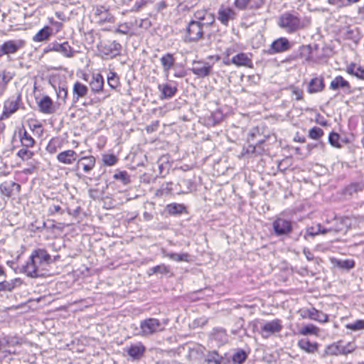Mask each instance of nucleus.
<instances>
[{
	"mask_svg": "<svg viewBox=\"0 0 364 364\" xmlns=\"http://www.w3.org/2000/svg\"><path fill=\"white\" fill-rule=\"evenodd\" d=\"M50 260L51 257L46 250L38 249L32 252L29 260L23 266L22 272L32 278L43 277Z\"/></svg>",
	"mask_w": 364,
	"mask_h": 364,
	"instance_id": "1",
	"label": "nucleus"
},
{
	"mask_svg": "<svg viewBox=\"0 0 364 364\" xmlns=\"http://www.w3.org/2000/svg\"><path fill=\"white\" fill-rule=\"evenodd\" d=\"M277 24L287 33H294L308 27L310 20L306 18L301 19L297 14L285 12L278 18Z\"/></svg>",
	"mask_w": 364,
	"mask_h": 364,
	"instance_id": "2",
	"label": "nucleus"
},
{
	"mask_svg": "<svg viewBox=\"0 0 364 364\" xmlns=\"http://www.w3.org/2000/svg\"><path fill=\"white\" fill-rule=\"evenodd\" d=\"M140 329L141 336H148L164 331V327L159 319L155 318H149L141 321Z\"/></svg>",
	"mask_w": 364,
	"mask_h": 364,
	"instance_id": "3",
	"label": "nucleus"
},
{
	"mask_svg": "<svg viewBox=\"0 0 364 364\" xmlns=\"http://www.w3.org/2000/svg\"><path fill=\"white\" fill-rule=\"evenodd\" d=\"M122 46L116 41L102 43L99 47V51L104 59L114 58L120 55Z\"/></svg>",
	"mask_w": 364,
	"mask_h": 364,
	"instance_id": "4",
	"label": "nucleus"
},
{
	"mask_svg": "<svg viewBox=\"0 0 364 364\" xmlns=\"http://www.w3.org/2000/svg\"><path fill=\"white\" fill-rule=\"evenodd\" d=\"M205 25L208 23L197 21H191L186 28V38L189 41H197L202 38Z\"/></svg>",
	"mask_w": 364,
	"mask_h": 364,
	"instance_id": "5",
	"label": "nucleus"
},
{
	"mask_svg": "<svg viewBox=\"0 0 364 364\" xmlns=\"http://www.w3.org/2000/svg\"><path fill=\"white\" fill-rule=\"evenodd\" d=\"M298 314L302 318H309L320 323H326L328 321V316L323 313L314 307L309 309H301L298 311Z\"/></svg>",
	"mask_w": 364,
	"mask_h": 364,
	"instance_id": "6",
	"label": "nucleus"
},
{
	"mask_svg": "<svg viewBox=\"0 0 364 364\" xmlns=\"http://www.w3.org/2000/svg\"><path fill=\"white\" fill-rule=\"evenodd\" d=\"M21 102L20 95L16 97H12L5 101L4 104V109L1 116V119L9 118L14 114L19 108V103Z\"/></svg>",
	"mask_w": 364,
	"mask_h": 364,
	"instance_id": "7",
	"label": "nucleus"
},
{
	"mask_svg": "<svg viewBox=\"0 0 364 364\" xmlns=\"http://www.w3.org/2000/svg\"><path fill=\"white\" fill-rule=\"evenodd\" d=\"M45 51L59 52L66 58H73L75 53V50L68 42H64L63 43H59L58 42L51 43L48 45V48Z\"/></svg>",
	"mask_w": 364,
	"mask_h": 364,
	"instance_id": "8",
	"label": "nucleus"
},
{
	"mask_svg": "<svg viewBox=\"0 0 364 364\" xmlns=\"http://www.w3.org/2000/svg\"><path fill=\"white\" fill-rule=\"evenodd\" d=\"M94 15L97 22L100 24L114 21V16L109 12V9L103 6H96L94 10Z\"/></svg>",
	"mask_w": 364,
	"mask_h": 364,
	"instance_id": "9",
	"label": "nucleus"
},
{
	"mask_svg": "<svg viewBox=\"0 0 364 364\" xmlns=\"http://www.w3.org/2000/svg\"><path fill=\"white\" fill-rule=\"evenodd\" d=\"M333 225L328 228V232H346L351 225V222L348 217H336Z\"/></svg>",
	"mask_w": 364,
	"mask_h": 364,
	"instance_id": "10",
	"label": "nucleus"
},
{
	"mask_svg": "<svg viewBox=\"0 0 364 364\" xmlns=\"http://www.w3.org/2000/svg\"><path fill=\"white\" fill-rule=\"evenodd\" d=\"M23 46L24 42L22 40L6 41L0 47V56L2 55L14 54Z\"/></svg>",
	"mask_w": 364,
	"mask_h": 364,
	"instance_id": "11",
	"label": "nucleus"
},
{
	"mask_svg": "<svg viewBox=\"0 0 364 364\" xmlns=\"http://www.w3.org/2000/svg\"><path fill=\"white\" fill-rule=\"evenodd\" d=\"M282 328V325L279 319L268 321L261 327L262 337L267 338L272 334L279 332Z\"/></svg>",
	"mask_w": 364,
	"mask_h": 364,
	"instance_id": "12",
	"label": "nucleus"
},
{
	"mask_svg": "<svg viewBox=\"0 0 364 364\" xmlns=\"http://www.w3.org/2000/svg\"><path fill=\"white\" fill-rule=\"evenodd\" d=\"M290 48V43L286 38H279L274 41L270 46L269 53L270 54L282 53L288 50Z\"/></svg>",
	"mask_w": 364,
	"mask_h": 364,
	"instance_id": "13",
	"label": "nucleus"
},
{
	"mask_svg": "<svg viewBox=\"0 0 364 364\" xmlns=\"http://www.w3.org/2000/svg\"><path fill=\"white\" fill-rule=\"evenodd\" d=\"M273 228L277 235H285L291 232V223L288 220L279 218L274 222Z\"/></svg>",
	"mask_w": 364,
	"mask_h": 364,
	"instance_id": "14",
	"label": "nucleus"
},
{
	"mask_svg": "<svg viewBox=\"0 0 364 364\" xmlns=\"http://www.w3.org/2000/svg\"><path fill=\"white\" fill-rule=\"evenodd\" d=\"M218 14V20L225 26L228 24L230 21L234 20L236 17L235 11L232 9L225 6L220 7Z\"/></svg>",
	"mask_w": 364,
	"mask_h": 364,
	"instance_id": "15",
	"label": "nucleus"
},
{
	"mask_svg": "<svg viewBox=\"0 0 364 364\" xmlns=\"http://www.w3.org/2000/svg\"><path fill=\"white\" fill-rule=\"evenodd\" d=\"M264 3V0H235L234 6L240 10L257 9L262 7Z\"/></svg>",
	"mask_w": 364,
	"mask_h": 364,
	"instance_id": "16",
	"label": "nucleus"
},
{
	"mask_svg": "<svg viewBox=\"0 0 364 364\" xmlns=\"http://www.w3.org/2000/svg\"><path fill=\"white\" fill-rule=\"evenodd\" d=\"M193 189V183L189 178H181L175 185L174 191L178 194H187Z\"/></svg>",
	"mask_w": 364,
	"mask_h": 364,
	"instance_id": "17",
	"label": "nucleus"
},
{
	"mask_svg": "<svg viewBox=\"0 0 364 364\" xmlns=\"http://www.w3.org/2000/svg\"><path fill=\"white\" fill-rule=\"evenodd\" d=\"M145 350V346L141 342H138L131 345L127 352L133 359L139 360L144 355Z\"/></svg>",
	"mask_w": 364,
	"mask_h": 364,
	"instance_id": "18",
	"label": "nucleus"
},
{
	"mask_svg": "<svg viewBox=\"0 0 364 364\" xmlns=\"http://www.w3.org/2000/svg\"><path fill=\"white\" fill-rule=\"evenodd\" d=\"M77 156V153L75 151L69 149L58 154L57 159L62 164L70 165L76 161Z\"/></svg>",
	"mask_w": 364,
	"mask_h": 364,
	"instance_id": "19",
	"label": "nucleus"
},
{
	"mask_svg": "<svg viewBox=\"0 0 364 364\" xmlns=\"http://www.w3.org/2000/svg\"><path fill=\"white\" fill-rule=\"evenodd\" d=\"M90 86L92 92L95 94L101 92L104 87V79L102 75L100 73L93 74L92 80L90 82Z\"/></svg>",
	"mask_w": 364,
	"mask_h": 364,
	"instance_id": "20",
	"label": "nucleus"
},
{
	"mask_svg": "<svg viewBox=\"0 0 364 364\" xmlns=\"http://www.w3.org/2000/svg\"><path fill=\"white\" fill-rule=\"evenodd\" d=\"M211 65L208 63H196L193 68L192 72L200 77H204L210 75Z\"/></svg>",
	"mask_w": 364,
	"mask_h": 364,
	"instance_id": "21",
	"label": "nucleus"
},
{
	"mask_svg": "<svg viewBox=\"0 0 364 364\" xmlns=\"http://www.w3.org/2000/svg\"><path fill=\"white\" fill-rule=\"evenodd\" d=\"M298 346L300 349L308 353H314L318 349V343L316 342H311L307 338L300 339L298 341Z\"/></svg>",
	"mask_w": 364,
	"mask_h": 364,
	"instance_id": "22",
	"label": "nucleus"
},
{
	"mask_svg": "<svg viewBox=\"0 0 364 364\" xmlns=\"http://www.w3.org/2000/svg\"><path fill=\"white\" fill-rule=\"evenodd\" d=\"M162 65L163 71L166 77L168 76L170 70L175 64V58L173 54L166 53L160 58Z\"/></svg>",
	"mask_w": 364,
	"mask_h": 364,
	"instance_id": "23",
	"label": "nucleus"
},
{
	"mask_svg": "<svg viewBox=\"0 0 364 364\" xmlns=\"http://www.w3.org/2000/svg\"><path fill=\"white\" fill-rule=\"evenodd\" d=\"M96 160L94 156H83L77 161V167L82 166L84 171L88 173L94 168Z\"/></svg>",
	"mask_w": 364,
	"mask_h": 364,
	"instance_id": "24",
	"label": "nucleus"
},
{
	"mask_svg": "<svg viewBox=\"0 0 364 364\" xmlns=\"http://www.w3.org/2000/svg\"><path fill=\"white\" fill-rule=\"evenodd\" d=\"M232 63L237 66H245L248 68L252 67V60L247 56L246 53H239L231 59Z\"/></svg>",
	"mask_w": 364,
	"mask_h": 364,
	"instance_id": "25",
	"label": "nucleus"
},
{
	"mask_svg": "<svg viewBox=\"0 0 364 364\" xmlns=\"http://www.w3.org/2000/svg\"><path fill=\"white\" fill-rule=\"evenodd\" d=\"M88 92V87L80 82H75L73 85V100L77 101L80 98L84 97Z\"/></svg>",
	"mask_w": 364,
	"mask_h": 364,
	"instance_id": "26",
	"label": "nucleus"
},
{
	"mask_svg": "<svg viewBox=\"0 0 364 364\" xmlns=\"http://www.w3.org/2000/svg\"><path fill=\"white\" fill-rule=\"evenodd\" d=\"M324 88L323 79L322 77L313 78L308 87V92L311 94L321 92Z\"/></svg>",
	"mask_w": 364,
	"mask_h": 364,
	"instance_id": "27",
	"label": "nucleus"
},
{
	"mask_svg": "<svg viewBox=\"0 0 364 364\" xmlns=\"http://www.w3.org/2000/svg\"><path fill=\"white\" fill-rule=\"evenodd\" d=\"M39 109L44 114H51L53 112V102L48 96L43 97L38 102Z\"/></svg>",
	"mask_w": 364,
	"mask_h": 364,
	"instance_id": "28",
	"label": "nucleus"
},
{
	"mask_svg": "<svg viewBox=\"0 0 364 364\" xmlns=\"http://www.w3.org/2000/svg\"><path fill=\"white\" fill-rule=\"evenodd\" d=\"M158 88L161 92V97L162 99L172 97L177 91L176 87L167 83L159 85Z\"/></svg>",
	"mask_w": 364,
	"mask_h": 364,
	"instance_id": "29",
	"label": "nucleus"
},
{
	"mask_svg": "<svg viewBox=\"0 0 364 364\" xmlns=\"http://www.w3.org/2000/svg\"><path fill=\"white\" fill-rule=\"evenodd\" d=\"M52 30L50 27L45 26L33 37V41L35 42H42L48 40L52 34Z\"/></svg>",
	"mask_w": 364,
	"mask_h": 364,
	"instance_id": "30",
	"label": "nucleus"
},
{
	"mask_svg": "<svg viewBox=\"0 0 364 364\" xmlns=\"http://www.w3.org/2000/svg\"><path fill=\"white\" fill-rule=\"evenodd\" d=\"M19 137L23 147L31 148L36 143L34 139L25 129L23 132L19 131Z\"/></svg>",
	"mask_w": 364,
	"mask_h": 364,
	"instance_id": "31",
	"label": "nucleus"
},
{
	"mask_svg": "<svg viewBox=\"0 0 364 364\" xmlns=\"http://www.w3.org/2000/svg\"><path fill=\"white\" fill-rule=\"evenodd\" d=\"M328 232V228H323L321 224H317L316 227H309L306 228L304 237L306 238V236L314 237L319 234L325 235Z\"/></svg>",
	"mask_w": 364,
	"mask_h": 364,
	"instance_id": "32",
	"label": "nucleus"
},
{
	"mask_svg": "<svg viewBox=\"0 0 364 364\" xmlns=\"http://www.w3.org/2000/svg\"><path fill=\"white\" fill-rule=\"evenodd\" d=\"M330 88L333 90H336L339 88L349 89L350 85L349 82L344 80L343 77L337 76L331 81Z\"/></svg>",
	"mask_w": 364,
	"mask_h": 364,
	"instance_id": "33",
	"label": "nucleus"
},
{
	"mask_svg": "<svg viewBox=\"0 0 364 364\" xmlns=\"http://www.w3.org/2000/svg\"><path fill=\"white\" fill-rule=\"evenodd\" d=\"M163 254L164 257H166L176 262H189L190 255L188 253L186 252L177 254L173 252H168L164 250Z\"/></svg>",
	"mask_w": 364,
	"mask_h": 364,
	"instance_id": "34",
	"label": "nucleus"
},
{
	"mask_svg": "<svg viewBox=\"0 0 364 364\" xmlns=\"http://www.w3.org/2000/svg\"><path fill=\"white\" fill-rule=\"evenodd\" d=\"M320 329L314 324H307L302 326L299 330V333L302 336L314 335L318 336Z\"/></svg>",
	"mask_w": 364,
	"mask_h": 364,
	"instance_id": "35",
	"label": "nucleus"
},
{
	"mask_svg": "<svg viewBox=\"0 0 364 364\" xmlns=\"http://www.w3.org/2000/svg\"><path fill=\"white\" fill-rule=\"evenodd\" d=\"M341 351V341H338L328 346L325 350V354L329 355H338L342 354Z\"/></svg>",
	"mask_w": 364,
	"mask_h": 364,
	"instance_id": "36",
	"label": "nucleus"
},
{
	"mask_svg": "<svg viewBox=\"0 0 364 364\" xmlns=\"http://www.w3.org/2000/svg\"><path fill=\"white\" fill-rule=\"evenodd\" d=\"M223 357L216 351L209 353L203 362V364H220Z\"/></svg>",
	"mask_w": 364,
	"mask_h": 364,
	"instance_id": "37",
	"label": "nucleus"
},
{
	"mask_svg": "<svg viewBox=\"0 0 364 364\" xmlns=\"http://www.w3.org/2000/svg\"><path fill=\"white\" fill-rule=\"evenodd\" d=\"M13 186H16L18 191L21 188L20 185L14 182L10 183L4 182L0 185V192L5 196L10 197L11 195V187Z\"/></svg>",
	"mask_w": 364,
	"mask_h": 364,
	"instance_id": "38",
	"label": "nucleus"
},
{
	"mask_svg": "<svg viewBox=\"0 0 364 364\" xmlns=\"http://www.w3.org/2000/svg\"><path fill=\"white\" fill-rule=\"evenodd\" d=\"M170 272L169 267L164 264H161L160 265L155 266L154 267L150 268L147 274L151 276L154 274H167Z\"/></svg>",
	"mask_w": 364,
	"mask_h": 364,
	"instance_id": "39",
	"label": "nucleus"
},
{
	"mask_svg": "<svg viewBox=\"0 0 364 364\" xmlns=\"http://www.w3.org/2000/svg\"><path fill=\"white\" fill-rule=\"evenodd\" d=\"M247 358L246 352L243 350H239L232 355V362L234 364H242Z\"/></svg>",
	"mask_w": 364,
	"mask_h": 364,
	"instance_id": "40",
	"label": "nucleus"
},
{
	"mask_svg": "<svg viewBox=\"0 0 364 364\" xmlns=\"http://www.w3.org/2000/svg\"><path fill=\"white\" fill-rule=\"evenodd\" d=\"M166 209L169 214L176 215L182 213L185 210V207L182 204L172 203L168 205Z\"/></svg>",
	"mask_w": 364,
	"mask_h": 364,
	"instance_id": "41",
	"label": "nucleus"
},
{
	"mask_svg": "<svg viewBox=\"0 0 364 364\" xmlns=\"http://www.w3.org/2000/svg\"><path fill=\"white\" fill-rule=\"evenodd\" d=\"M113 177L114 179L122 181L124 185H127L131 182L130 176L125 171H118L114 173Z\"/></svg>",
	"mask_w": 364,
	"mask_h": 364,
	"instance_id": "42",
	"label": "nucleus"
},
{
	"mask_svg": "<svg viewBox=\"0 0 364 364\" xmlns=\"http://www.w3.org/2000/svg\"><path fill=\"white\" fill-rule=\"evenodd\" d=\"M107 82L112 89H116L119 85V77L114 72H110L107 76Z\"/></svg>",
	"mask_w": 364,
	"mask_h": 364,
	"instance_id": "43",
	"label": "nucleus"
},
{
	"mask_svg": "<svg viewBox=\"0 0 364 364\" xmlns=\"http://www.w3.org/2000/svg\"><path fill=\"white\" fill-rule=\"evenodd\" d=\"M347 71L349 74L353 75L358 78L364 79V69L361 67L353 65L348 67Z\"/></svg>",
	"mask_w": 364,
	"mask_h": 364,
	"instance_id": "44",
	"label": "nucleus"
},
{
	"mask_svg": "<svg viewBox=\"0 0 364 364\" xmlns=\"http://www.w3.org/2000/svg\"><path fill=\"white\" fill-rule=\"evenodd\" d=\"M28 149L29 148L23 147L18 151L17 156L23 161L31 159L33 156L34 154Z\"/></svg>",
	"mask_w": 364,
	"mask_h": 364,
	"instance_id": "45",
	"label": "nucleus"
},
{
	"mask_svg": "<svg viewBox=\"0 0 364 364\" xmlns=\"http://www.w3.org/2000/svg\"><path fill=\"white\" fill-rule=\"evenodd\" d=\"M172 191H174V188H173V183H166L162 184L161 188L156 191V195L162 196L164 194L170 193Z\"/></svg>",
	"mask_w": 364,
	"mask_h": 364,
	"instance_id": "46",
	"label": "nucleus"
},
{
	"mask_svg": "<svg viewBox=\"0 0 364 364\" xmlns=\"http://www.w3.org/2000/svg\"><path fill=\"white\" fill-rule=\"evenodd\" d=\"M132 27V23H123L119 24L118 28H117L114 32L119 34H129Z\"/></svg>",
	"mask_w": 364,
	"mask_h": 364,
	"instance_id": "47",
	"label": "nucleus"
},
{
	"mask_svg": "<svg viewBox=\"0 0 364 364\" xmlns=\"http://www.w3.org/2000/svg\"><path fill=\"white\" fill-rule=\"evenodd\" d=\"M346 328L353 331L364 330V320H357L354 323H348Z\"/></svg>",
	"mask_w": 364,
	"mask_h": 364,
	"instance_id": "48",
	"label": "nucleus"
},
{
	"mask_svg": "<svg viewBox=\"0 0 364 364\" xmlns=\"http://www.w3.org/2000/svg\"><path fill=\"white\" fill-rule=\"evenodd\" d=\"M339 139H340V135L338 134V133H336V132H331L330 134H329V136H328V142L329 144L333 146V147H336V148H341V144L338 142L339 141Z\"/></svg>",
	"mask_w": 364,
	"mask_h": 364,
	"instance_id": "49",
	"label": "nucleus"
},
{
	"mask_svg": "<svg viewBox=\"0 0 364 364\" xmlns=\"http://www.w3.org/2000/svg\"><path fill=\"white\" fill-rule=\"evenodd\" d=\"M323 135L322 129L318 127H314L310 129L309 136L312 139H318Z\"/></svg>",
	"mask_w": 364,
	"mask_h": 364,
	"instance_id": "50",
	"label": "nucleus"
},
{
	"mask_svg": "<svg viewBox=\"0 0 364 364\" xmlns=\"http://www.w3.org/2000/svg\"><path fill=\"white\" fill-rule=\"evenodd\" d=\"M102 161L107 166H113L117 163V159L114 154H105L102 156Z\"/></svg>",
	"mask_w": 364,
	"mask_h": 364,
	"instance_id": "51",
	"label": "nucleus"
},
{
	"mask_svg": "<svg viewBox=\"0 0 364 364\" xmlns=\"http://www.w3.org/2000/svg\"><path fill=\"white\" fill-rule=\"evenodd\" d=\"M16 282L17 280L15 282L12 281L11 282L7 281L0 282V291H11L15 287L14 283Z\"/></svg>",
	"mask_w": 364,
	"mask_h": 364,
	"instance_id": "52",
	"label": "nucleus"
},
{
	"mask_svg": "<svg viewBox=\"0 0 364 364\" xmlns=\"http://www.w3.org/2000/svg\"><path fill=\"white\" fill-rule=\"evenodd\" d=\"M337 264L338 267L346 269H350L355 267V262L353 260L338 261Z\"/></svg>",
	"mask_w": 364,
	"mask_h": 364,
	"instance_id": "53",
	"label": "nucleus"
},
{
	"mask_svg": "<svg viewBox=\"0 0 364 364\" xmlns=\"http://www.w3.org/2000/svg\"><path fill=\"white\" fill-rule=\"evenodd\" d=\"M341 349H342V354L346 355L348 353H350L353 352L355 349L354 344L352 343H348L346 346H342L341 345Z\"/></svg>",
	"mask_w": 364,
	"mask_h": 364,
	"instance_id": "54",
	"label": "nucleus"
},
{
	"mask_svg": "<svg viewBox=\"0 0 364 364\" xmlns=\"http://www.w3.org/2000/svg\"><path fill=\"white\" fill-rule=\"evenodd\" d=\"M48 213L50 215H54L55 213H63L62 208L59 205H51L48 208Z\"/></svg>",
	"mask_w": 364,
	"mask_h": 364,
	"instance_id": "55",
	"label": "nucleus"
},
{
	"mask_svg": "<svg viewBox=\"0 0 364 364\" xmlns=\"http://www.w3.org/2000/svg\"><path fill=\"white\" fill-rule=\"evenodd\" d=\"M146 1L145 0H140L139 1H136L134 6L132 8L131 11H138L141 8L145 6L146 5Z\"/></svg>",
	"mask_w": 364,
	"mask_h": 364,
	"instance_id": "56",
	"label": "nucleus"
},
{
	"mask_svg": "<svg viewBox=\"0 0 364 364\" xmlns=\"http://www.w3.org/2000/svg\"><path fill=\"white\" fill-rule=\"evenodd\" d=\"M206 16H209V14L203 11H198L195 13V17L198 20L197 21L203 22V21L205 19Z\"/></svg>",
	"mask_w": 364,
	"mask_h": 364,
	"instance_id": "57",
	"label": "nucleus"
},
{
	"mask_svg": "<svg viewBox=\"0 0 364 364\" xmlns=\"http://www.w3.org/2000/svg\"><path fill=\"white\" fill-rule=\"evenodd\" d=\"M292 94L295 96L296 100H301L303 99V92L300 89L297 87L292 88Z\"/></svg>",
	"mask_w": 364,
	"mask_h": 364,
	"instance_id": "58",
	"label": "nucleus"
},
{
	"mask_svg": "<svg viewBox=\"0 0 364 364\" xmlns=\"http://www.w3.org/2000/svg\"><path fill=\"white\" fill-rule=\"evenodd\" d=\"M330 4L336 6L338 8L346 6L345 0H328Z\"/></svg>",
	"mask_w": 364,
	"mask_h": 364,
	"instance_id": "59",
	"label": "nucleus"
},
{
	"mask_svg": "<svg viewBox=\"0 0 364 364\" xmlns=\"http://www.w3.org/2000/svg\"><path fill=\"white\" fill-rule=\"evenodd\" d=\"M68 95V91L65 88H59V90L58 92V96L59 98H62L63 100H65Z\"/></svg>",
	"mask_w": 364,
	"mask_h": 364,
	"instance_id": "60",
	"label": "nucleus"
},
{
	"mask_svg": "<svg viewBox=\"0 0 364 364\" xmlns=\"http://www.w3.org/2000/svg\"><path fill=\"white\" fill-rule=\"evenodd\" d=\"M358 190H361V186L359 183L352 184L347 188L350 193H352L353 191L356 192Z\"/></svg>",
	"mask_w": 364,
	"mask_h": 364,
	"instance_id": "61",
	"label": "nucleus"
},
{
	"mask_svg": "<svg viewBox=\"0 0 364 364\" xmlns=\"http://www.w3.org/2000/svg\"><path fill=\"white\" fill-rule=\"evenodd\" d=\"M303 252L309 261L313 260L314 255L311 252V251L309 249L304 248Z\"/></svg>",
	"mask_w": 364,
	"mask_h": 364,
	"instance_id": "62",
	"label": "nucleus"
},
{
	"mask_svg": "<svg viewBox=\"0 0 364 364\" xmlns=\"http://www.w3.org/2000/svg\"><path fill=\"white\" fill-rule=\"evenodd\" d=\"M0 77L5 85L10 80V77H6L5 72H2L0 74Z\"/></svg>",
	"mask_w": 364,
	"mask_h": 364,
	"instance_id": "63",
	"label": "nucleus"
},
{
	"mask_svg": "<svg viewBox=\"0 0 364 364\" xmlns=\"http://www.w3.org/2000/svg\"><path fill=\"white\" fill-rule=\"evenodd\" d=\"M167 5L165 1H161L158 4V8L159 10H163L166 8Z\"/></svg>",
	"mask_w": 364,
	"mask_h": 364,
	"instance_id": "64",
	"label": "nucleus"
}]
</instances>
